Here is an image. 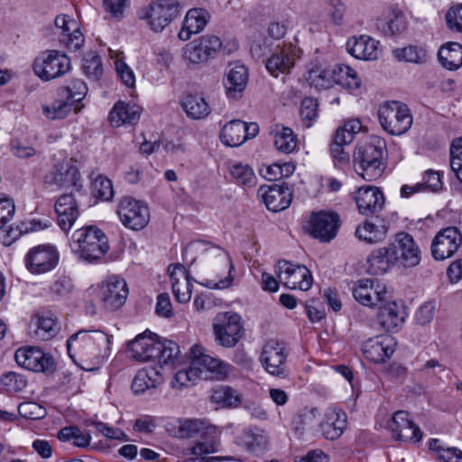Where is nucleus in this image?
<instances>
[{
  "label": "nucleus",
  "instance_id": "obj_1",
  "mask_svg": "<svg viewBox=\"0 0 462 462\" xmlns=\"http://www.w3.org/2000/svg\"><path fill=\"white\" fill-rule=\"evenodd\" d=\"M173 435L180 439H198L189 448L194 457L186 458L183 462H216V461H242L231 456L206 457L218 451L220 430L205 420H180L174 427Z\"/></svg>",
  "mask_w": 462,
  "mask_h": 462
},
{
  "label": "nucleus",
  "instance_id": "obj_2",
  "mask_svg": "<svg viewBox=\"0 0 462 462\" xmlns=\"http://www.w3.org/2000/svg\"><path fill=\"white\" fill-rule=\"evenodd\" d=\"M147 331L138 335L128 344L131 356L140 362H148L157 359L162 364H168L178 357L180 346L171 340H159L157 335L152 336Z\"/></svg>",
  "mask_w": 462,
  "mask_h": 462
},
{
  "label": "nucleus",
  "instance_id": "obj_3",
  "mask_svg": "<svg viewBox=\"0 0 462 462\" xmlns=\"http://www.w3.org/2000/svg\"><path fill=\"white\" fill-rule=\"evenodd\" d=\"M385 156L386 144L380 137L358 144L353 154L354 162L358 165L356 172L367 181L378 179L386 168Z\"/></svg>",
  "mask_w": 462,
  "mask_h": 462
},
{
  "label": "nucleus",
  "instance_id": "obj_4",
  "mask_svg": "<svg viewBox=\"0 0 462 462\" xmlns=\"http://www.w3.org/2000/svg\"><path fill=\"white\" fill-rule=\"evenodd\" d=\"M378 118L382 127L392 135L406 133L412 125L409 107L398 101L382 105L378 109Z\"/></svg>",
  "mask_w": 462,
  "mask_h": 462
},
{
  "label": "nucleus",
  "instance_id": "obj_5",
  "mask_svg": "<svg viewBox=\"0 0 462 462\" xmlns=\"http://www.w3.org/2000/svg\"><path fill=\"white\" fill-rule=\"evenodd\" d=\"M213 333L219 346L226 348L236 346L244 336L241 317L231 311L218 313L213 320Z\"/></svg>",
  "mask_w": 462,
  "mask_h": 462
},
{
  "label": "nucleus",
  "instance_id": "obj_6",
  "mask_svg": "<svg viewBox=\"0 0 462 462\" xmlns=\"http://www.w3.org/2000/svg\"><path fill=\"white\" fill-rule=\"evenodd\" d=\"M70 68V59L65 53L55 50L41 53L33 62L35 74L45 81L63 76Z\"/></svg>",
  "mask_w": 462,
  "mask_h": 462
},
{
  "label": "nucleus",
  "instance_id": "obj_7",
  "mask_svg": "<svg viewBox=\"0 0 462 462\" xmlns=\"http://www.w3.org/2000/svg\"><path fill=\"white\" fill-rule=\"evenodd\" d=\"M287 357L288 353L284 343L271 339L263 345L259 360L269 374L286 378L289 374Z\"/></svg>",
  "mask_w": 462,
  "mask_h": 462
},
{
  "label": "nucleus",
  "instance_id": "obj_8",
  "mask_svg": "<svg viewBox=\"0 0 462 462\" xmlns=\"http://www.w3.org/2000/svg\"><path fill=\"white\" fill-rule=\"evenodd\" d=\"M70 248L79 258L91 263L108 251V239L105 233H81L72 238Z\"/></svg>",
  "mask_w": 462,
  "mask_h": 462
},
{
  "label": "nucleus",
  "instance_id": "obj_9",
  "mask_svg": "<svg viewBox=\"0 0 462 462\" xmlns=\"http://www.w3.org/2000/svg\"><path fill=\"white\" fill-rule=\"evenodd\" d=\"M117 214L123 225L134 231H140L150 220V211L146 204L132 197H124L117 207Z\"/></svg>",
  "mask_w": 462,
  "mask_h": 462
},
{
  "label": "nucleus",
  "instance_id": "obj_10",
  "mask_svg": "<svg viewBox=\"0 0 462 462\" xmlns=\"http://www.w3.org/2000/svg\"><path fill=\"white\" fill-rule=\"evenodd\" d=\"M275 273L279 281L288 289L308 291L312 285V275L305 265L280 260Z\"/></svg>",
  "mask_w": 462,
  "mask_h": 462
},
{
  "label": "nucleus",
  "instance_id": "obj_11",
  "mask_svg": "<svg viewBox=\"0 0 462 462\" xmlns=\"http://www.w3.org/2000/svg\"><path fill=\"white\" fill-rule=\"evenodd\" d=\"M59 263V253L50 245L32 248L24 258L26 269L32 274H42L53 270Z\"/></svg>",
  "mask_w": 462,
  "mask_h": 462
},
{
  "label": "nucleus",
  "instance_id": "obj_12",
  "mask_svg": "<svg viewBox=\"0 0 462 462\" xmlns=\"http://www.w3.org/2000/svg\"><path fill=\"white\" fill-rule=\"evenodd\" d=\"M127 295V284L119 276H109L98 285V297L107 310L113 311L122 307Z\"/></svg>",
  "mask_w": 462,
  "mask_h": 462
},
{
  "label": "nucleus",
  "instance_id": "obj_13",
  "mask_svg": "<svg viewBox=\"0 0 462 462\" xmlns=\"http://www.w3.org/2000/svg\"><path fill=\"white\" fill-rule=\"evenodd\" d=\"M222 42L216 35H205L194 40L183 48V57L193 64L206 62L220 50Z\"/></svg>",
  "mask_w": 462,
  "mask_h": 462
},
{
  "label": "nucleus",
  "instance_id": "obj_14",
  "mask_svg": "<svg viewBox=\"0 0 462 462\" xmlns=\"http://www.w3.org/2000/svg\"><path fill=\"white\" fill-rule=\"evenodd\" d=\"M180 7L172 0H158L150 5L147 14L151 29L162 32L173 19L180 16Z\"/></svg>",
  "mask_w": 462,
  "mask_h": 462
},
{
  "label": "nucleus",
  "instance_id": "obj_15",
  "mask_svg": "<svg viewBox=\"0 0 462 462\" xmlns=\"http://www.w3.org/2000/svg\"><path fill=\"white\" fill-rule=\"evenodd\" d=\"M387 428L392 431L393 438L400 441L419 442L423 436L420 429L413 423L405 411H395L387 421Z\"/></svg>",
  "mask_w": 462,
  "mask_h": 462
},
{
  "label": "nucleus",
  "instance_id": "obj_16",
  "mask_svg": "<svg viewBox=\"0 0 462 462\" xmlns=\"http://www.w3.org/2000/svg\"><path fill=\"white\" fill-rule=\"evenodd\" d=\"M396 254V263L403 267L417 266L420 262V250L409 233H396L395 240L390 244Z\"/></svg>",
  "mask_w": 462,
  "mask_h": 462
},
{
  "label": "nucleus",
  "instance_id": "obj_17",
  "mask_svg": "<svg viewBox=\"0 0 462 462\" xmlns=\"http://www.w3.org/2000/svg\"><path fill=\"white\" fill-rule=\"evenodd\" d=\"M257 195L262 199L266 208L273 212H279L290 207L292 192L287 185L273 184L261 186Z\"/></svg>",
  "mask_w": 462,
  "mask_h": 462
},
{
  "label": "nucleus",
  "instance_id": "obj_18",
  "mask_svg": "<svg viewBox=\"0 0 462 462\" xmlns=\"http://www.w3.org/2000/svg\"><path fill=\"white\" fill-rule=\"evenodd\" d=\"M396 342L389 334L369 338L363 345V353L366 359L373 363H383L395 351Z\"/></svg>",
  "mask_w": 462,
  "mask_h": 462
},
{
  "label": "nucleus",
  "instance_id": "obj_19",
  "mask_svg": "<svg viewBox=\"0 0 462 462\" xmlns=\"http://www.w3.org/2000/svg\"><path fill=\"white\" fill-rule=\"evenodd\" d=\"M378 305L377 321L380 327L387 332L398 331L406 317L403 305L394 300L386 301V299Z\"/></svg>",
  "mask_w": 462,
  "mask_h": 462
},
{
  "label": "nucleus",
  "instance_id": "obj_20",
  "mask_svg": "<svg viewBox=\"0 0 462 462\" xmlns=\"http://www.w3.org/2000/svg\"><path fill=\"white\" fill-rule=\"evenodd\" d=\"M352 293L356 300L362 305L373 307L384 301L387 291L384 286L379 284L374 288L373 280L361 279L356 282Z\"/></svg>",
  "mask_w": 462,
  "mask_h": 462
},
{
  "label": "nucleus",
  "instance_id": "obj_21",
  "mask_svg": "<svg viewBox=\"0 0 462 462\" xmlns=\"http://www.w3.org/2000/svg\"><path fill=\"white\" fill-rule=\"evenodd\" d=\"M297 50L291 44L277 46L273 55L266 60V69L273 76L288 73L294 66Z\"/></svg>",
  "mask_w": 462,
  "mask_h": 462
},
{
  "label": "nucleus",
  "instance_id": "obj_22",
  "mask_svg": "<svg viewBox=\"0 0 462 462\" xmlns=\"http://www.w3.org/2000/svg\"><path fill=\"white\" fill-rule=\"evenodd\" d=\"M168 273L171 282L172 292L180 303H187L191 297V283L184 265L180 263L171 264Z\"/></svg>",
  "mask_w": 462,
  "mask_h": 462
},
{
  "label": "nucleus",
  "instance_id": "obj_23",
  "mask_svg": "<svg viewBox=\"0 0 462 462\" xmlns=\"http://www.w3.org/2000/svg\"><path fill=\"white\" fill-rule=\"evenodd\" d=\"M356 202L359 212L367 215L381 211L385 200L379 188L367 186L357 189Z\"/></svg>",
  "mask_w": 462,
  "mask_h": 462
},
{
  "label": "nucleus",
  "instance_id": "obj_24",
  "mask_svg": "<svg viewBox=\"0 0 462 462\" xmlns=\"http://www.w3.org/2000/svg\"><path fill=\"white\" fill-rule=\"evenodd\" d=\"M462 244V233H437L431 243V254L435 260L452 256Z\"/></svg>",
  "mask_w": 462,
  "mask_h": 462
},
{
  "label": "nucleus",
  "instance_id": "obj_25",
  "mask_svg": "<svg viewBox=\"0 0 462 462\" xmlns=\"http://www.w3.org/2000/svg\"><path fill=\"white\" fill-rule=\"evenodd\" d=\"M55 25L61 29L60 42L64 43L69 51H78L84 43L85 38L78 27L75 20L69 15H58Z\"/></svg>",
  "mask_w": 462,
  "mask_h": 462
},
{
  "label": "nucleus",
  "instance_id": "obj_26",
  "mask_svg": "<svg viewBox=\"0 0 462 462\" xmlns=\"http://www.w3.org/2000/svg\"><path fill=\"white\" fill-rule=\"evenodd\" d=\"M29 328L40 340L51 339L60 330L57 319L50 312L34 313L31 317Z\"/></svg>",
  "mask_w": 462,
  "mask_h": 462
},
{
  "label": "nucleus",
  "instance_id": "obj_27",
  "mask_svg": "<svg viewBox=\"0 0 462 462\" xmlns=\"http://www.w3.org/2000/svg\"><path fill=\"white\" fill-rule=\"evenodd\" d=\"M346 425V414L341 410L331 409L326 411L319 428L326 439L336 440L342 436Z\"/></svg>",
  "mask_w": 462,
  "mask_h": 462
},
{
  "label": "nucleus",
  "instance_id": "obj_28",
  "mask_svg": "<svg viewBox=\"0 0 462 462\" xmlns=\"http://www.w3.org/2000/svg\"><path fill=\"white\" fill-rule=\"evenodd\" d=\"M48 182L60 188H74L79 190L80 176L78 168L70 162H64L55 166V170L47 176Z\"/></svg>",
  "mask_w": 462,
  "mask_h": 462
},
{
  "label": "nucleus",
  "instance_id": "obj_29",
  "mask_svg": "<svg viewBox=\"0 0 462 462\" xmlns=\"http://www.w3.org/2000/svg\"><path fill=\"white\" fill-rule=\"evenodd\" d=\"M248 81V71L244 65L229 67L224 79V87L229 98L241 97Z\"/></svg>",
  "mask_w": 462,
  "mask_h": 462
},
{
  "label": "nucleus",
  "instance_id": "obj_30",
  "mask_svg": "<svg viewBox=\"0 0 462 462\" xmlns=\"http://www.w3.org/2000/svg\"><path fill=\"white\" fill-rule=\"evenodd\" d=\"M378 44L375 40L366 36L352 37L346 42L347 51L356 59L374 60L378 58Z\"/></svg>",
  "mask_w": 462,
  "mask_h": 462
},
{
  "label": "nucleus",
  "instance_id": "obj_31",
  "mask_svg": "<svg viewBox=\"0 0 462 462\" xmlns=\"http://www.w3.org/2000/svg\"><path fill=\"white\" fill-rule=\"evenodd\" d=\"M389 246L374 250L366 259L365 270L371 275L383 274L391 264L396 263V254Z\"/></svg>",
  "mask_w": 462,
  "mask_h": 462
},
{
  "label": "nucleus",
  "instance_id": "obj_32",
  "mask_svg": "<svg viewBox=\"0 0 462 462\" xmlns=\"http://www.w3.org/2000/svg\"><path fill=\"white\" fill-rule=\"evenodd\" d=\"M307 231H337L341 227L338 213L332 210L312 211L309 217Z\"/></svg>",
  "mask_w": 462,
  "mask_h": 462
},
{
  "label": "nucleus",
  "instance_id": "obj_33",
  "mask_svg": "<svg viewBox=\"0 0 462 462\" xmlns=\"http://www.w3.org/2000/svg\"><path fill=\"white\" fill-rule=\"evenodd\" d=\"M209 19V14L205 9H190L183 21V25L179 32V38L188 41L192 34L201 32Z\"/></svg>",
  "mask_w": 462,
  "mask_h": 462
},
{
  "label": "nucleus",
  "instance_id": "obj_34",
  "mask_svg": "<svg viewBox=\"0 0 462 462\" xmlns=\"http://www.w3.org/2000/svg\"><path fill=\"white\" fill-rule=\"evenodd\" d=\"M110 336L100 330H81L69 337L67 348L69 352L73 344H75L78 348H84L88 346H96L97 347L108 346L110 344Z\"/></svg>",
  "mask_w": 462,
  "mask_h": 462
},
{
  "label": "nucleus",
  "instance_id": "obj_35",
  "mask_svg": "<svg viewBox=\"0 0 462 462\" xmlns=\"http://www.w3.org/2000/svg\"><path fill=\"white\" fill-rule=\"evenodd\" d=\"M141 108L135 105L118 101L109 113V121L115 127L124 124L134 125L140 119Z\"/></svg>",
  "mask_w": 462,
  "mask_h": 462
},
{
  "label": "nucleus",
  "instance_id": "obj_36",
  "mask_svg": "<svg viewBox=\"0 0 462 462\" xmlns=\"http://www.w3.org/2000/svg\"><path fill=\"white\" fill-rule=\"evenodd\" d=\"M207 254L209 256L216 257L219 262L223 263L226 266H227L228 274L226 277H225L224 279H219L217 282L215 280H207L202 284L205 287L212 290H222L230 287L234 280L233 272L235 271V266L233 264L230 255L227 254V252H226L224 249L220 247H212L207 250Z\"/></svg>",
  "mask_w": 462,
  "mask_h": 462
},
{
  "label": "nucleus",
  "instance_id": "obj_37",
  "mask_svg": "<svg viewBox=\"0 0 462 462\" xmlns=\"http://www.w3.org/2000/svg\"><path fill=\"white\" fill-rule=\"evenodd\" d=\"M162 382V375L156 367H145L136 373L131 388L134 394H141L146 390L156 388Z\"/></svg>",
  "mask_w": 462,
  "mask_h": 462
},
{
  "label": "nucleus",
  "instance_id": "obj_38",
  "mask_svg": "<svg viewBox=\"0 0 462 462\" xmlns=\"http://www.w3.org/2000/svg\"><path fill=\"white\" fill-rule=\"evenodd\" d=\"M377 29L386 36H396L406 30V17L402 11L393 10L385 20L378 19Z\"/></svg>",
  "mask_w": 462,
  "mask_h": 462
},
{
  "label": "nucleus",
  "instance_id": "obj_39",
  "mask_svg": "<svg viewBox=\"0 0 462 462\" xmlns=\"http://www.w3.org/2000/svg\"><path fill=\"white\" fill-rule=\"evenodd\" d=\"M245 122L239 119L226 123L220 131V139L227 146H239L246 141Z\"/></svg>",
  "mask_w": 462,
  "mask_h": 462
},
{
  "label": "nucleus",
  "instance_id": "obj_40",
  "mask_svg": "<svg viewBox=\"0 0 462 462\" xmlns=\"http://www.w3.org/2000/svg\"><path fill=\"white\" fill-rule=\"evenodd\" d=\"M438 57L444 68L456 70L462 65V45L458 42H448L440 47Z\"/></svg>",
  "mask_w": 462,
  "mask_h": 462
},
{
  "label": "nucleus",
  "instance_id": "obj_41",
  "mask_svg": "<svg viewBox=\"0 0 462 462\" xmlns=\"http://www.w3.org/2000/svg\"><path fill=\"white\" fill-rule=\"evenodd\" d=\"M187 116L192 119H202L210 113V108L205 98L199 95L187 94L181 102Z\"/></svg>",
  "mask_w": 462,
  "mask_h": 462
},
{
  "label": "nucleus",
  "instance_id": "obj_42",
  "mask_svg": "<svg viewBox=\"0 0 462 462\" xmlns=\"http://www.w3.org/2000/svg\"><path fill=\"white\" fill-rule=\"evenodd\" d=\"M332 81L347 89H356L361 80L355 69L344 64H337L331 72Z\"/></svg>",
  "mask_w": 462,
  "mask_h": 462
},
{
  "label": "nucleus",
  "instance_id": "obj_43",
  "mask_svg": "<svg viewBox=\"0 0 462 462\" xmlns=\"http://www.w3.org/2000/svg\"><path fill=\"white\" fill-rule=\"evenodd\" d=\"M393 57L399 61L423 64L428 61L429 55L426 49L420 45H409L396 48L393 51Z\"/></svg>",
  "mask_w": 462,
  "mask_h": 462
},
{
  "label": "nucleus",
  "instance_id": "obj_44",
  "mask_svg": "<svg viewBox=\"0 0 462 462\" xmlns=\"http://www.w3.org/2000/svg\"><path fill=\"white\" fill-rule=\"evenodd\" d=\"M74 106L75 113L79 111V106L70 98L61 97L56 99L51 106H43L42 112L49 119H62L68 116Z\"/></svg>",
  "mask_w": 462,
  "mask_h": 462
},
{
  "label": "nucleus",
  "instance_id": "obj_45",
  "mask_svg": "<svg viewBox=\"0 0 462 462\" xmlns=\"http://www.w3.org/2000/svg\"><path fill=\"white\" fill-rule=\"evenodd\" d=\"M57 439L62 442H72L78 448H87L90 444L91 436L88 431H83L77 426H67L58 432Z\"/></svg>",
  "mask_w": 462,
  "mask_h": 462
},
{
  "label": "nucleus",
  "instance_id": "obj_46",
  "mask_svg": "<svg viewBox=\"0 0 462 462\" xmlns=\"http://www.w3.org/2000/svg\"><path fill=\"white\" fill-rule=\"evenodd\" d=\"M229 173L237 185L252 188L256 184V177L253 169L241 162L229 165Z\"/></svg>",
  "mask_w": 462,
  "mask_h": 462
},
{
  "label": "nucleus",
  "instance_id": "obj_47",
  "mask_svg": "<svg viewBox=\"0 0 462 462\" xmlns=\"http://www.w3.org/2000/svg\"><path fill=\"white\" fill-rule=\"evenodd\" d=\"M211 401L226 407H236L240 404L241 397L232 387L219 385L212 389Z\"/></svg>",
  "mask_w": 462,
  "mask_h": 462
},
{
  "label": "nucleus",
  "instance_id": "obj_48",
  "mask_svg": "<svg viewBox=\"0 0 462 462\" xmlns=\"http://www.w3.org/2000/svg\"><path fill=\"white\" fill-rule=\"evenodd\" d=\"M351 143V136H344L342 132L335 133L330 144V152L333 159L341 164H347L350 161V154L345 151V146Z\"/></svg>",
  "mask_w": 462,
  "mask_h": 462
},
{
  "label": "nucleus",
  "instance_id": "obj_49",
  "mask_svg": "<svg viewBox=\"0 0 462 462\" xmlns=\"http://www.w3.org/2000/svg\"><path fill=\"white\" fill-rule=\"evenodd\" d=\"M82 67L86 76L90 79L97 80L103 75L101 58L94 51L85 54Z\"/></svg>",
  "mask_w": 462,
  "mask_h": 462
},
{
  "label": "nucleus",
  "instance_id": "obj_50",
  "mask_svg": "<svg viewBox=\"0 0 462 462\" xmlns=\"http://www.w3.org/2000/svg\"><path fill=\"white\" fill-rule=\"evenodd\" d=\"M296 145L295 136L291 128L282 127L281 131L275 133L274 146L278 151L290 153L295 150Z\"/></svg>",
  "mask_w": 462,
  "mask_h": 462
},
{
  "label": "nucleus",
  "instance_id": "obj_51",
  "mask_svg": "<svg viewBox=\"0 0 462 462\" xmlns=\"http://www.w3.org/2000/svg\"><path fill=\"white\" fill-rule=\"evenodd\" d=\"M87 92L86 83L81 79H75L70 82L69 86L60 88L58 96L70 98L78 105L85 97Z\"/></svg>",
  "mask_w": 462,
  "mask_h": 462
},
{
  "label": "nucleus",
  "instance_id": "obj_52",
  "mask_svg": "<svg viewBox=\"0 0 462 462\" xmlns=\"http://www.w3.org/2000/svg\"><path fill=\"white\" fill-rule=\"evenodd\" d=\"M92 195L101 200L108 201L114 196L112 182L106 177L97 176L92 182Z\"/></svg>",
  "mask_w": 462,
  "mask_h": 462
},
{
  "label": "nucleus",
  "instance_id": "obj_53",
  "mask_svg": "<svg viewBox=\"0 0 462 462\" xmlns=\"http://www.w3.org/2000/svg\"><path fill=\"white\" fill-rule=\"evenodd\" d=\"M450 168L457 180L462 183V137L452 141L449 148Z\"/></svg>",
  "mask_w": 462,
  "mask_h": 462
},
{
  "label": "nucleus",
  "instance_id": "obj_54",
  "mask_svg": "<svg viewBox=\"0 0 462 462\" xmlns=\"http://www.w3.org/2000/svg\"><path fill=\"white\" fill-rule=\"evenodd\" d=\"M19 414L28 420H41L45 417L46 409L34 402H24L18 406Z\"/></svg>",
  "mask_w": 462,
  "mask_h": 462
},
{
  "label": "nucleus",
  "instance_id": "obj_55",
  "mask_svg": "<svg viewBox=\"0 0 462 462\" xmlns=\"http://www.w3.org/2000/svg\"><path fill=\"white\" fill-rule=\"evenodd\" d=\"M307 79L317 88H328L332 82L331 72L319 68L309 70Z\"/></svg>",
  "mask_w": 462,
  "mask_h": 462
},
{
  "label": "nucleus",
  "instance_id": "obj_56",
  "mask_svg": "<svg viewBox=\"0 0 462 462\" xmlns=\"http://www.w3.org/2000/svg\"><path fill=\"white\" fill-rule=\"evenodd\" d=\"M39 350L40 348L33 346H27L17 349L14 354L16 363L18 365L30 370L37 356H40Z\"/></svg>",
  "mask_w": 462,
  "mask_h": 462
},
{
  "label": "nucleus",
  "instance_id": "obj_57",
  "mask_svg": "<svg viewBox=\"0 0 462 462\" xmlns=\"http://www.w3.org/2000/svg\"><path fill=\"white\" fill-rule=\"evenodd\" d=\"M318 101L312 97H305L300 104V116L305 122L306 126H310L312 121L318 115Z\"/></svg>",
  "mask_w": 462,
  "mask_h": 462
},
{
  "label": "nucleus",
  "instance_id": "obj_58",
  "mask_svg": "<svg viewBox=\"0 0 462 462\" xmlns=\"http://www.w3.org/2000/svg\"><path fill=\"white\" fill-rule=\"evenodd\" d=\"M91 425H93L97 431H99L107 439L124 441L128 440V436L118 428L110 427L107 424L101 421H92Z\"/></svg>",
  "mask_w": 462,
  "mask_h": 462
},
{
  "label": "nucleus",
  "instance_id": "obj_59",
  "mask_svg": "<svg viewBox=\"0 0 462 462\" xmlns=\"http://www.w3.org/2000/svg\"><path fill=\"white\" fill-rule=\"evenodd\" d=\"M39 356L34 361V364L32 365L29 371L32 372H42V373H51L54 370V359L49 354L42 352L41 349L39 350Z\"/></svg>",
  "mask_w": 462,
  "mask_h": 462
},
{
  "label": "nucleus",
  "instance_id": "obj_60",
  "mask_svg": "<svg viewBox=\"0 0 462 462\" xmlns=\"http://www.w3.org/2000/svg\"><path fill=\"white\" fill-rule=\"evenodd\" d=\"M446 22L449 29L462 32V4L448 9L446 14Z\"/></svg>",
  "mask_w": 462,
  "mask_h": 462
},
{
  "label": "nucleus",
  "instance_id": "obj_61",
  "mask_svg": "<svg viewBox=\"0 0 462 462\" xmlns=\"http://www.w3.org/2000/svg\"><path fill=\"white\" fill-rule=\"evenodd\" d=\"M1 383L9 391H18L26 385V380L23 375L14 372H9L2 375Z\"/></svg>",
  "mask_w": 462,
  "mask_h": 462
},
{
  "label": "nucleus",
  "instance_id": "obj_62",
  "mask_svg": "<svg viewBox=\"0 0 462 462\" xmlns=\"http://www.w3.org/2000/svg\"><path fill=\"white\" fill-rule=\"evenodd\" d=\"M15 206L11 199H0V230L5 229L6 224L13 218Z\"/></svg>",
  "mask_w": 462,
  "mask_h": 462
},
{
  "label": "nucleus",
  "instance_id": "obj_63",
  "mask_svg": "<svg viewBox=\"0 0 462 462\" xmlns=\"http://www.w3.org/2000/svg\"><path fill=\"white\" fill-rule=\"evenodd\" d=\"M73 290V283L69 276L62 275L59 277L51 286L52 293L58 296H66Z\"/></svg>",
  "mask_w": 462,
  "mask_h": 462
},
{
  "label": "nucleus",
  "instance_id": "obj_64",
  "mask_svg": "<svg viewBox=\"0 0 462 462\" xmlns=\"http://www.w3.org/2000/svg\"><path fill=\"white\" fill-rule=\"evenodd\" d=\"M436 304L434 301L425 302L416 313V320L419 324L430 323L435 315Z\"/></svg>",
  "mask_w": 462,
  "mask_h": 462
}]
</instances>
